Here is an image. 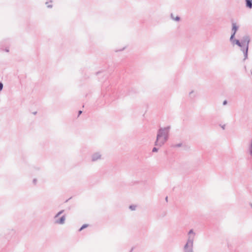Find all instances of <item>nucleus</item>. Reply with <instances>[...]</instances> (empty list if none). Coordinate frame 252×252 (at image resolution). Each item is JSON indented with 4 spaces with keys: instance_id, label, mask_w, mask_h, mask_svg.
Here are the masks:
<instances>
[{
    "instance_id": "1",
    "label": "nucleus",
    "mask_w": 252,
    "mask_h": 252,
    "mask_svg": "<svg viewBox=\"0 0 252 252\" xmlns=\"http://www.w3.org/2000/svg\"><path fill=\"white\" fill-rule=\"evenodd\" d=\"M170 126L160 127L158 131L157 139L155 142L156 146L161 147L168 140Z\"/></svg>"
},
{
    "instance_id": "2",
    "label": "nucleus",
    "mask_w": 252,
    "mask_h": 252,
    "mask_svg": "<svg viewBox=\"0 0 252 252\" xmlns=\"http://www.w3.org/2000/svg\"><path fill=\"white\" fill-rule=\"evenodd\" d=\"M241 41L244 47V48L241 49V51L244 53V60H245L248 58V52L249 49V45L250 42V38L249 36L245 35L242 37Z\"/></svg>"
},
{
    "instance_id": "3",
    "label": "nucleus",
    "mask_w": 252,
    "mask_h": 252,
    "mask_svg": "<svg viewBox=\"0 0 252 252\" xmlns=\"http://www.w3.org/2000/svg\"><path fill=\"white\" fill-rule=\"evenodd\" d=\"M193 244L194 242H192V240L189 239V240H187L185 245L183 247L184 252H194L193 251Z\"/></svg>"
},
{
    "instance_id": "4",
    "label": "nucleus",
    "mask_w": 252,
    "mask_h": 252,
    "mask_svg": "<svg viewBox=\"0 0 252 252\" xmlns=\"http://www.w3.org/2000/svg\"><path fill=\"white\" fill-rule=\"evenodd\" d=\"M238 29V26H237L236 23L232 22V34L231 35L230 40H232L234 38L236 32Z\"/></svg>"
},
{
    "instance_id": "5",
    "label": "nucleus",
    "mask_w": 252,
    "mask_h": 252,
    "mask_svg": "<svg viewBox=\"0 0 252 252\" xmlns=\"http://www.w3.org/2000/svg\"><path fill=\"white\" fill-rule=\"evenodd\" d=\"M195 233L194 232L192 229L189 230L188 233V239L189 240V239L192 240V242H194L195 239Z\"/></svg>"
},
{
    "instance_id": "6",
    "label": "nucleus",
    "mask_w": 252,
    "mask_h": 252,
    "mask_svg": "<svg viewBox=\"0 0 252 252\" xmlns=\"http://www.w3.org/2000/svg\"><path fill=\"white\" fill-rule=\"evenodd\" d=\"M101 157V155L99 152L95 153L92 155V161H95L98 159H100Z\"/></svg>"
},
{
    "instance_id": "7",
    "label": "nucleus",
    "mask_w": 252,
    "mask_h": 252,
    "mask_svg": "<svg viewBox=\"0 0 252 252\" xmlns=\"http://www.w3.org/2000/svg\"><path fill=\"white\" fill-rule=\"evenodd\" d=\"M65 220V215H63L60 219H55V223L56 224H63L64 223Z\"/></svg>"
},
{
    "instance_id": "8",
    "label": "nucleus",
    "mask_w": 252,
    "mask_h": 252,
    "mask_svg": "<svg viewBox=\"0 0 252 252\" xmlns=\"http://www.w3.org/2000/svg\"><path fill=\"white\" fill-rule=\"evenodd\" d=\"M230 41L231 42V43L233 44H236L237 45H238V46L241 47V49L242 48H244V47H243V45L242 44V42L240 40H239L238 39H235L234 38H233V40H230Z\"/></svg>"
},
{
    "instance_id": "9",
    "label": "nucleus",
    "mask_w": 252,
    "mask_h": 252,
    "mask_svg": "<svg viewBox=\"0 0 252 252\" xmlns=\"http://www.w3.org/2000/svg\"><path fill=\"white\" fill-rule=\"evenodd\" d=\"M246 6L248 8H252V0H245Z\"/></svg>"
},
{
    "instance_id": "10",
    "label": "nucleus",
    "mask_w": 252,
    "mask_h": 252,
    "mask_svg": "<svg viewBox=\"0 0 252 252\" xmlns=\"http://www.w3.org/2000/svg\"><path fill=\"white\" fill-rule=\"evenodd\" d=\"M53 0H49L45 2V5L48 8H52L53 7Z\"/></svg>"
},
{
    "instance_id": "11",
    "label": "nucleus",
    "mask_w": 252,
    "mask_h": 252,
    "mask_svg": "<svg viewBox=\"0 0 252 252\" xmlns=\"http://www.w3.org/2000/svg\"><path fill=\"white\" fill-rule=\"evenodd\" d=\"M64 212L63 210H62L59 212L54 217V219H56L59 217V216H60L62 214H63Z\"/></svg>"
},
{
    "instance_id": "12",
    "label": "nucleus",
    "mask_w": 252,
    "mask_h": 252,
    "mask_svg": "<svg viewBox=\"0 0 252 252\" xmlns=\"http://www.w3.org/2000/svg\"><path fill=\"white\" fill-rule=\"evenodd\" d=\"M171 19L175 21H179L180 20V17H171Z\"/></svg>"
},
{
    "instance_id": "13",
    "label": "nucleus",
    "mask_w": 252,
    "mask_h": 252,
    "mask_svg": "<svg viewBox=\"0 0 252 252\" xmlns=\"http://www.w3.org/2000/svg\"><path fill=\"white\" fill-rule=\"evenodd\" d=\"M88 224H83L81 227V228L79 229V231H81V230H82L83 229L86 228L87 226H88Z\"/></svg>"
},
{
    "instance_id": "14",
    "label": "nucleus",
    "mask_w": 252,
    "mask_h": 252,
    "mask_svg": "<svg viewBox=\"0 0 252 252\" xmlns=\"http://www.w3.org/2000/svg\"><path fill=\"white\" fill-rule=\"evenodd\" d=\"M194 94L193 91H191V92L189 93V96H190L191 98H194V97L195 96V95H194V94Z\"/></svg>"
},
{
    "instance_id": "15",
    "label": "nucleus",
    "mask_w": 252,
    "mask_h": 252,
    "mask_svg": "<svg viewBox=\"0 0 252 252\" xmlns=\"http://www.w3.org/2000/svg\"><path fill=\"white\" fill-rule=\"evenodd\" d=\"M136 206L135 205H130L129 208L132 211H134L136 209Z\"/></svg>"
},
{
    "instance_id": "16",
    "label": "nucleus",
    "mask_w": 252,
    "mask_h": 252,
    "mask_svg": "<svg viewBox=\"0 0 252 252\" xmlns=\"http://www.w3.org/2000/svg\"><path fill=\"white\" fill-rule=\"evenodd\" d=\"M158 148H157L156 147L153 148V149L152 150L153 152H158Z\"/></svg>"
},
{
    "instance_id": "17",
    "label": "nucleus",
    "mask_w": 252,
    "mask_h": 252,
    "mask_svg": "<svg viewBox=\"0 0 252 252\" xmlns=\"http://www.w3.org/2000/svg\"><path fill=\"white\" fill-rule=\"evenodd\" d=\"M182 146V143H179L174 146V147H180Z\"/></svg>"
},
{
    "instance_id": "18",
    "label": "nucleus",
    "mask_w": 252,
    "mask_h": 252,
    "mask_svg": "<svg viewBox=\"0 0 252 252\" xmlns=\"http://www.w3.org/2000/svg\"><path fill=\"white\" fill-rule=\"evenodd\" d=\"M3 87V84L0 82V91H1L2 90Z\"/></svg>"
},
{
    "instance_id": "19",
    "label": "nucleus",
    "mask_w": 252,
    "mask_h": 252,
    "mask_svg": "<svg viewBox=\"0 0 252 252\" xmlns=\"http://www.w3.org/2000/svg\"><path fill=\"white\" fill-rule=\"evenodd\" d=\"M250 153L251 156H252V147L251 145V147L250 148Z\"/></svg>"
},
{
    "instance_id": "20",
    "label": "nucleus",
    "mask_w": 252,
    "mask_h": 252,
    "mask_svg": "<svg viewBox=\"0 0 252 252\" xmlns=\"http://www.w3.org/2000/svg\"><path fill=\"white\" fill-rule=\"evenodd\" d=\"M227 103V101L226 100H225L224 101H223V105H226Z\"/></svg>"
},
{
    "instance_id": "21",
    "label": "nucleus",
    "mask_w": 252,
    "mask_h": 252,
    "mask_svg": "<svg viewBox=\"0 0 252 252\" xmlns=\"http://www.w3.org/2000/svg\"><path fill=\"white\" fill-rule=\"evenodd\" d=\"M36 182H37V180H36V179H34L33 180V183L34 185H35V184H36Z\"/></svg>"
},
{
    "instance_id": "22",
    "label": "nucleus",
    "mask_w": 252,
    "mask_h": 252,
    "mask_svg": "<svg viewBox=\"0 0 252 252\" xmlns=\"http://www.w3.org/2000/svg\"><path fill=\"white\" fill-rule=\"evenodd\" d=\"M221 128L223 129H225V125H223L222 126H221Z\"/></svg>"
},
{
    "instance_id": "23",
    "label": "nucleus",
    "mask_w": 252,
    "mask_h": 252,
    "mask_svg": "<svg viewBox=\"0 0 252 252\" xmlns=\"http://www.w3.org/2000/svg\"><path fill=\"white\" fill-rule=\"evenodd\" d=\"M82 113V111L80 110L78 112V116H79L81 113Z\"/></svg>"
},
{
    "instance_id": "24",
    "label": "nucleus",
    "mask_w": 252,
    "mask_h": 252,
    "mask_svg": "<svg viewBox=\"0 0 252 252\" xmlns=\"http://www.w3.org/2000/svg\"><path fill=\"white\" fill-rule=\"evenodd\" d=\"M165 200H166V201H168V197H167V196H166V198H165Z\"/></svg>"
},
{
    "instance_id": "25",
    "label": "nucleus",
    "mask_w": 252,
    "mask_h": 252,
    "mask_svg": "<svg viewBox=\"0 0 252 252\" xmlns=\"http://www.w3.org/2000/svg\"><path fill=\"white\" fill-rule=\"evenodd\" d=\"M5 51H6V52H8L9 51V50H8V49H5Z\"/></svg>"
},
{
    "instance_id": "26",
    "label": "nucleus",
    "mask_w": 252,
    "mask_h": 252,
    "mask_svg": "<svg viewBox=\"0 0 252 252\" xmlns=\"http://www.w3.org/2000/svg\"><path fill=\"white\" fill-rule=\"evenodd\" d=\"M133 248H132L131 249V251H130V252H131L133 251Z\"/></svg>"
},
{
    "instance_id": "27",
    "label": "nucleus",
    "mask_w": 252,
    "mask_h": 252,
    "mask_svg": "<svg viewBox=\"0 0 252 252\" xmlns=\"http://www.w3.org/2000/svg\"><path fill=\"white\" fill-rule=\"evenodd\" d=\"M251 74L252 75V69L251 70Z\"/></svg>"
},
{
    "instance_id": "28",
    "label": "nucleus",
    "mask_w": 252,
    "mask_h": 252,
    "mask_svg": "<svg viewBox=\"0 0 252 252\" xmlns=\"http://www.w3.org/2000/svg\"><path fill=\"white\" fill-rule=\"evenodd\" d=\"M170 16H173V14L171 13Z\"/></svg>"
},
{
    "instance_id": "29",
    "label": "nucleus",
    "mask_w": 252,
    "mask_h": 252,
    "mask_svg": "<svg viewBox=\"0 0 252 252\" xmlns=\"http://www.w3.org/2000/svg\"><path fill=\"white\" fill-rule=\"evenodd\" d=\"M251 206H252V205H251Z\"/></svg>"
}]
</instances>
